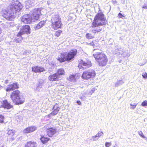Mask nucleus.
<instances>
[{"label": "nucleus", "instance_id": "f257e3e1", "mask_svg": "<svg viewBox=\"0 0 147 147\" xmlns=\"http://www.w3.org/2000/svg\"><path fill=\"white\" fill-rule=\"evenodd\" d=\"M23 6L20 3L11 4L8 8V10L3 9L1 12L2 16L8 20H12L16 17V11H19Z\"/></svg>", "mask_w": 147, "mask_h": 147}, {"label": "nucleus", "instance_id": "f03ea898", "mask_svg": "<svg viewBox=\"0 0 147 147\" xmlns=\"http://www.w3.org/2000/svg\"><path fill=\"white\" fill-rule=\"evenodd\" d=\"M10 98L13 102L17 105L22 104L25 101L24 96L20 94V92L16 90L12 92L10 95Z\"/></svg>", "mask_w": 147, "mask_h": 147}, {"label": "nucleus", "instance_id": "7ed1b4c3", "mask_svg": "<svg viewBox=\"0 0 147 147\" xmlns=\"http://www.w3.org/2000/svg\"><path fill=\"white\" fill-rule=\"evenodd\" d=\"M77 53V50L74 49L70 51L65 56L64 54H60L58 56L57 60L60 62H63L66 60L70 61L74 57Z\"/></svg>", "mask_w": 147, "mask_h": 147}, {"label": "nucleus", "instance_id": "20e7f679", "mask_svg": "<svg viewBox=\"0 0 147 147\" xmlns=\"http://www.w3.org/2000/svg\"><path fill=\"white\" fill-rule=\"evenodd\" d=\"M105 20L104 15L102 13H98L95 16L92 23V27H96L105 25Z\"/></svg>", "mask_w": 147, "mask_h": 147}, {"label": "nucleus", "instance_id": "39448f33", "mask_svg": "<svg viewBox=\"0 0 147 147\" xmlns=\"http://www.w3.org/2000/svg\"><path fill=\"white\" fill-rule=\"evenodd\" d=\"M51 21L52 23V27L54 30L61 27L62 24L59 15L57 14L53 15Z\"/></svg>", "mask_w": 147, "mask_h": 147}, {"label": "nucleus", "instance_id": "423d86ee", "mask_svg": "<svg viewBox=\"0 0 147 147\" xmlns=\"http://www.w3.org/2000/svg\"><path fill=\"white\" fill-rule=\"evenodd\" d=\"M96 74L94 70L93 69L88 70L83 72L82 76V78L84 80H88L94 77Z\"/></svg>", "mask_w": 147, "mask_h": 147}, {"label": "nucleus", "instance_id": "0eeeda50", "mask_svg": "<svg viewBox=\"0 0 147 147\" xmlns=\"http://www.w3.org/2000/svg\"><path fill=\"white\" fill-rule=\"evenodd\" d=\"M41 9L40 8L35 9L33 10L32 12L30 13V15L32 18L33 22L34 21V20H37L39 18L41 14Z\"/></svg>", "mask_w": 147, "mask_h": 147}, {"label": "nucleus", "instance_id": "6e6552de", "mask_svg": "<svg viewBox=\"0 0 147 147\" xmlns=\"http://www.w3.org/2000/svg\"><path fill=\"white\" fill-rule=\"evenodd\" d=\"M92 65L91 62L89 60L86 59L83 61L81 60L79 63L78 67L80 68L81 66L83 68L86 69L91 67Z\"/></svg>", "mask_w": 147, "mask_h": 147}, {"label": "nucleus", "instance_id": "1a4fd4ad", "mask_svg": "<svg viewBox=\"0 0 147 147\" xmlns=\"http://www.w3.org/2000/svg\"><path fill=\"white\" fill-rule=\"evenodd\" d=\"M30 28L28 25L23 26L22 28L21 29L19 32L18 33V36H20L22 34L26 33L27 34H29L30 33Z\"/></svg>", "mask_w": 147, "mask_h": 147}, {"label": "nucleus", "instance_id": "9d476101", "mask_svg": "<svg viewBox=\"0 0 147 147\" xmlns=\"http://www.w3.org/2000/svg\"><path fill=\"white\" fill-rule=\"evenodd\" d=\"M30 15V14L29 13L23 16L22 18L21 21L25 23L30 24L33 21Z\"/></svg>", "mask_w": 147, "mask_h": 147}, {"label": "nucleus", "instance_id": "9b49d317", "mask_svg": "<svg viewBox=\"0 0 147 147\" xmlns=\"http://www.w3.org/2000/svg\"><path fill=\"white\" fill-rule=\"evenodd\" d=\"M18 85L17 83H14L9 85L7 88L6 90L7 92L13 91L18 88Z\"/></svg>", "mask_w": 147, "mask_h": 147}, {"label": "nucleus", "instance_id": "f8f14e48", "mask_svg": "<svg viewBox=\"0 0 147 147\" xmlns=\"http://www.w3.org/2000/svg\"><path fill=\"white\" fill-rule=\"evenodd\" d=\"M36 127L33 126L27 127L23 131V133L25 134L29 133L32 132L36 130Z\"/></svg>", "mask_w": 147, "mask_h": 147}, {"label": "nucleus", "instance_id": "ddd939ff", "mask_svg": "<svg viewBox=\"0 0 147 147\" xmlns=\"http://www.w3.org/2000/svg\"><path fill=\"white\" fill-rule=\"evenodd\" d=\"M94 56L96 61H98L100 59H102L106 56L100 52H97L96 53L93 54Z\"/></svg>", "mask_w": 147, "mask_h": 147}, {"label": "nucleus", "instance_id": "4468645a", "mask_svg": "<svg viewBox=\"0 0 147 147\" xmlns=\"http://www.w3.org/2000/svg\"><path fill=\"white\" fill-rule=\"evenodd\" d=\"M32 71L36 73H40L45 71L44 67L38 66L32 67Z\"/></svg>", "mask_w": 147, "mask_h": 147}, {"label": "nucleus", "instance_id": "2eb2a0df", "mask_svg": "<svg viewBox=\"0 0 147 147\" xmlns=\"http://www.w3.org/2000/svg\"><path fill=\"white\" fill-rule=\"evenodd\" d=\"M56 132V129L53 128H50L47 130V134L50 137H52Z\"/></svg>", "mask_w": 147, "mask_h": 147}, {"label": "nucleus", "instance_id": "dca6fc26", "mask_svg": "<svg viewBox=\"0 0 147 147\" xmlns=\"http://www.w3.org/2000/svg\"><path fill=\"white\" fill-rule=\"evenodd\" d=\"M59 76L56 73L50 75L48 78L49 80L51 81L59 80Z\"/></svg>", "mask_w": 147, "mask_h": 147}, {"label": "nucleus", "instance_id": "f3484780", "mask_svg": "<svg viewBox=\"0 0 147 147\" xmlns=\"http://www.w3.org/2000/svg\"><path fill=\"white\" fill-rule=\"evenodd\" d=\"M107 61V57L105 56V57H104L102 59L99 60L98 62L100 66H105L106 65Z\"/></svg>", "mask_w": 147, "mask_h": 147}, {"label": "nucleus", "instance_id": "a211bd4d", "mask_svg": "<svg viewBox=\"0 0 147 147\" xmlns=\"http://www.w3.org/2000/svg\"><path fill=\"white\" fill-rule=\"evenodd\" d=\"M46 23V21H42L40 22L38 24L36 25L34 28L35 30H37L40 28L44 26Z\"/></svg>", "mask_w": 147, "mask_h": 147}, {"label": "nucleus", "instance_id": "6ab92c4d", "mask_svg": "<svg viewBox=\"0 0 147 147\" xmlns=\"http://www.w3.org/2000/svg\"><path fill=\"white\" fill-rule=\"evenodd\" d=\"M2 106L4 108H7V109H10L12 107V105H11L7 100H5L3 101Z\"/></svg>", "mask_w": 147, "mask_h": 147}, {"label": "nucleus", "instance_id": "aec40b11", "mask_svg": "<svg viewBox=\"0 0 147 147\" xmlns=\"http://www.w3.org/2000/svg\"><path fill=\"white\" fill-rule=\"evenodd\" d=\"M59 108L57 106V104H56L53 106V111L51 112L50 115H56L58 113V112L59 111Z\"/></svg>", "mask_w": 147, "mask_h": 147}, {"label": "nucleus", "instance_id": "412c9836", "mask_svg": "<svg viewBox=\"0 0 147 147\" xmlns=\"http://www.w3.org/2000/svg\"><path fill=\"white\" fill-rule=\"evenodd\" d=\"M36 143L35 142H28L25 145V147H36Z\"/></svg>", "mask_w": 147, "mask_h": 147}, {"label": "nucleus", "instance_id": "4be33fe9", "mask_svg": "<svg viewBox=\"0 0 147 147\" xmlns=\"http://www.w3.org/2000/svg\"><path fill=\"white\" fill-rule=\"evenodd\" d=\"M123 49L121 48H118L116 49L115 51L113 52V53L114 54H117L121 55L123 53Z\"/></svg>", "mask_w": 147, "mask_h": 147}, {"label": "nucleus", "instance_id": "5701e85b", "mask_svg": "<svg viewBox=\"0 0 147 147\" xmlns=\"http://www.w3.org/2000/svg\"><path fill=\"white\" fill-rule=\"evenodd\" d=\"M49 139H50L49 138L45 137L44 136L40 138L41 141L43 144L46 143L49 140Z\"/></svg>", "mask_w": 147, "mask_h": 147}, {"label": "nucleus", "instance_id": "b1692460", "mask_svg": "<svg viewBox=\"0 0 147 147\" xmlns=\"http://www.w3.org/2000/svg\"><path fill=\"white\" fill-rule=\"evenodd\" d=\"M65 71L64 69H60L58 70L57 71L56 73L59 76V78L60 77V75H62L64 74Z\"/></svg>", "mask_w": 147, "mask_h": 147}, {"label": "nucleus", "instance_id": "393cba45", "mask_svg": "<svg viewBox=\"0 0 147 147\" xmlns=\"http://www.w3.org/2000/svg\"><path fill=\"white\" fill-rule=\"evenodd\" d=\"M124 83V82L122 80L118 81L115 83V86L117 87L119 86L122 84Z\"/></svg>", "mask_w": 147, "mask_h": 147}, {"label": "nucleus", "instance_id": "a878e982", "mask_svg": "<svg viewBox=\"0 0 147 147\" xmlns=\"http://www.w3.org/2000/svg\"><path fill=\"white\" fill-rule=\"evenodd\" d=\"M44 84V81L42 79L40 80L38 82V84L41 88H42Z\"/></svg>", "mask_w": 147, "mask_h": 147}, {"label": "nucleus", "instance_id": "bb28decb", "mask_svg": "<svg viewBox=\"0 0 147 147\" xmlns=\"http://www.w3.org/2000/svg\"><path fill=\"white\" fill-rule=\"evenodd\" d=\"M76 80L75 76L74 75H71L69 77V81L72 82H75Z\"/></svg>", "mask_w": 147, "mask_h": 147}, {"label": "nucleus", "instance_id": "cd10ccee", "mask_svg": "<svg viewBox=\"0 0 147 147\" xmlns=\"http://www.w3.org/2000/svg\"><path fill=\"white\" fill-rule=\"evenodd\" d=\"M14 131L13 130H9L8 131L7 134L10 137L13 136L14 134Z\"/></svg>", "mask_w": 147, "mask_h": 147}, {"label": "nucleus", "instance_id": "c85d7f7f", "mask_svg": "<svg viewBox=\"0 0 147 147\" xmlns=\"http://www.w3.org/2000/svg\"><path fill=\"white\" fill-rule=\"evenodd\" d=\"M138 134L142 138L144 139L145 140H147V138L145 137L143 134V133L141 131L138 132Z\"/></svg>", "mask_w": 147, "mask_h": 147}, {"label": "nucleus", "instance_id": "c756f323", "mask_svg": "<svg viewBox=\"0 0 147 147\" xmlns=\"http://www.w3.org/2000/svg\"><path fill=\"white\" fill-rule=\"evenodd\" d=\"M121 55L123 57H125L126 56H129V55H128V53L127 51H126L123 49V53L121 54Z\"/></svg>", "mask_w": 147, "mask_h": 147}, {"label": "nucleus", "instance_id": "7c9ffc66", "mask_svg": "<svg viewBox=\"0 0 147 147\" xmlns=\"http://www.w3.org/2000/svg\"><path fill=\"white\" fill-rule=\"evenodd\" d=\"M138 104V103H135L133 104H130V105L131 107L130 108L132 109H134L136 108Z\"/></svg>", "mask_w": 147, "mask_h": 147}, {"label": "nucleus", "instance_id": "2f4dec72", "mask_svg": "<svg viewBox=\"0 0 147 147\" xmlns=\"http://www.w3.org/2000/svg\"><path fill=\"white\" fill-rule=\"evenodd\" d=\"M98 139V138L97 137V136L95 135L92 136L90 139V140L91 141H94L97 140Z\"/></svg>", "mask_w": 147, "mask_h": 147}, {"label": "nucleus", "instance_id": "473e14b6", "mask_svg": "<svg viewBox=\"0 0 147 147\" xmlns=\"http://www.w3.org/2000/svg\"><path fill=\"white\" fill-rule=\"evenodd\" d=\"M86 38L88 39H90L93 38V37L92 36L91 34L89 33H87L86 35Z\"/></svg>", "mask_w": 147, "mask_h": 147}, {"label": "nucleus", "instance_id": "72a5a7b5", "mask_svg": "<svg viewBox=\"0 0 147 147\" xmlns=\"http://www.w3.org/2000/svg\"><path fill=\"white\" fill-rule=\"evenodd\" d=\"M40 88L41 87H40V86L38 84L34 87V90L37 91H39Z\"/></svg>", "mask_w": 147, "mask_h": 147}, {"label": "nucleus", "instance_id": "f704fd0d", "mask_svg": "<svg viewBox=\"0 0 147 147\" xmlns=\"http://www.w3.org/2000/svg\"><path fill=\"white\" fill-rule=\"evenodd\" d=\"M103 134L102 131H100L96 135L99 138L103 135Z\"/></svg>", "mask_w": 147, "mask_h": 147}, {"label": "nucleus", "instance_id": "c9c22d12", "mask_svg": "<svg viewBox=\"0 0 147 147\" xmlns=\"http://www.w3.org/2000/svg\"><path fill=\"white\" fill-rule=\"evenodd\" d=\"M61 32L62 31L61 30H59L56 32L55 33V35L57 37H59L60 35V34Z\"/></svg>", "mask_w": 147, "mask_h": 147}, {"label": "nucleus", "instance_id": "e433bc0d", "mask_svg": "<svg viewBox=\"0 0 147 147\" xmlns=\"http://www.w3.org/2000/svg\"><path fill=\"white\" fill-rule=\"evenodd\" d=\"M4 119V116L2 115H0V123H3Z\"/></svg>", "mask_w": 147, "mask_h": 147}, {"label": "nucleus", "instance_id": "4c0bfd02", "mask_svg": "<svg viewBox=\"0 0 147 147\" xmlns=\"http://www.w3.org/2000/svg\"><path fill=\"white\" fill-rule=\"evenodd\" d=\"M18 37L19 36L20 37L19 38H17L16 39H15V41L17 42H19L22 39V38L21 36H18Z\"/></svg>", "mask_w": 147, "mask_h": 147}, {"label": "nucleus", "instance_id": "58836bf2", "mask_svg": "<svg viewBox=\"0 0 147 147\" xmlns=\"http://www.w3.org/2000/svg\"><path fill=\"white\" fill-rule=\"evenodd\" d=\"M141 105L143 107L147 106V100H145L142 102L141 104Z\"/></svg>", "mask_w": 147, "mask_h": 147}, {"label": "nucleus", "instance_id": "ea45409f", "mask_svg": "<svg viewBox=\"0 0 147 147\" xmlns=\"http://www.w3.org/2000/svg\"><path fill=\"white\" fill-rule=\"evenodd\" d=\"M111 145V143L109 142H106L105 144V146L106 147H109Z\"/></svg>", "mask_w": 147, "mask_h": 147}, {"label": "nucleus", "instance_id": "a19ab883", "mask_svg": "<svg viewBox=\"0 0 147 147\" xmlns=\"http://www.w3.org/2000/svg\"><path fill=\"white\" fill-rule=\"evenodd\" d=\"M90 45H92L93 47L96 46L97 45V43H94V41H92V42H90L89 44Z\"/></svg>", "mask_w": 147, "mask_h": 147}, {"label": "nucleus", "instance_id": "79ce46f5", "mask_svg": "<svg viewBox=\"0 0 147 147\" xmlns=\"http://www.w3.org/2000/svg\"><path fill=\"white\" fill-rule=\"evenodd\" d=\"M142 76L144 78H147V73L146 72L143 73L142 74Z\"/></svg>", "mask_w": 147, "mask_h": 147}, {"label": "nucleus", "instance_id": "37998d69", "mask_svg": "<svg viewBox=\"0 0 147 147\" xmlns=\"http://www.w3.org/2000/svg\"><path fill=\"white\" fill-rule=\"evenodd\" d=\"M118 15L119 17L120 18H123V17H125V16L124 15H123L122 13H119Z\"/></svg>", "mask_w": 147, "mask_h": 147}, {"label": "nucleus", "instance_id": "c03bdc74", "mask_svg": "<svg viewBox=\"0 0 147 147\" xmlns=\"http://www.w3.org/2000/svg\"><path fill=\"white\" fill-rule=\"evenodd\" d=\"M102 30V28H98L97 29H95V30H96V32H98Z\"/></svg>", "mask_w": 147, "mask_h": 147}, {"label": "nucleus", "instance_id": "a18cd8bd", "mask_svg": "<svg viewBox=\"0 0 147 147\" xmlns=\"http://www.w3.org/2000/svg\"><path fill=\"white\" fill-rule=\"evenodd\" d=\"M142 8L145 9H147V5L144 4Z\"/></svg>", "mask_w": 147, "mask_h": 147}, {"label": "nucleus", "instance_id": "49530a36", "mask_svg": "<svg viewBox=\"0 0 147 147\" xmlns=\"http://www.w3.org/2000/svg\"><path fill=\"white\" fill-rule=\"evenodd\" d=\"M95 90L94 88H92L90 92L91 93H93L94 91Z\"/></svg>", "mask_w": 147, "mask_h": 147}, {"label": "nucleus", "instance_id": "de8ad7c7", "mask_svg": "<svg viewBox=\"0 0 147 147\" xmlns=\"http://www.w3.org/2000/svg\"><path fill=\"white\" fill-rule=\"evenodd\" d=\"M112 2L113 4H115L117 3V1L116 0H112Z\"/></svg>", "mask_w": 147, "mask_h": 147}, {"label": "nucleus", "instance_id": "09e8293b", "mask_svg": "<svg viewBox=\"0 0 147 147\" xmlns=\"http://www.w3.org/2000/svg\"><path fill=\"white\" fill-rule=\"evenodd\" d=\"M92 33H94V34H95L96 32H97L95 29H94V30H92Z\"/></svg>", "mask_w": 147, "mask_h": 147}, {"label": "nucleus", "instance_id": "8fccbe9b", "mask_svg": "<svg viewBox=\"0 0 147 147\" xmlns=\"http://www.w3.org/2000/svg\"><path fill=\"white\" fill-rule=\"evenodd\" d=\"M77 103L79 105H80L81 102L80 101L78 100L77 101Z\"/></svg>", "mask_w": 147, "mask_h": 147}, {"label": "nucleus", "instance_id": "3c124183", "mask_svg": "<svg viewBox=\"0 0 147 147\" xmlns=\"http://www.w3.org/2000/svg\"><path fill=\"white\" fill-rule=\"evenodd\" d=\"M3 86H1L0 85V90H1V89H2V88H3Z\"/></svg>", "mask_w": 147, "mask_h": 147}, {"label": "nucleus", "instance_id": "603ef678", "mask_svg": "<svg viewBox=\"0 0 147 147\" xmlns=\"http://www.w3.org/2000/svg\"><path fill=\"white\" fill-rule=\"evenodd\" d=\"M8 82V80H5V83H7V82Z\"/></svg>", "mask_w": 147, "mask_h": 147}, {"label": "nucleus", "instance_id": "864d4df0", "mask_svg": "<svg viewBox=\"0 0 147 147\" xmlns=\"http://www.w3.org/2000/svg\"><path fill=\"white\" fill-rule=\"evenodd\" d=\"M96 50H97V49H94V51H96ZM97 51H98L99 50H98Z\"/></svg>", "mask_w": 147, "mask_h": 147}, {"label": "nucleus", "instance_id": "5fc2aeb1", "mask_svg": "<svg viewBox=\"0 0 147 147\" xmlns=\"http://www.w3.org/2000/svg\"><path fill=\"white\" fill-rule=\"evenodd\" d=\"M1 147H5L4 145L2 146Z\"/></svg>", "mask_w": 147, "mask_h": 147}]
</instances>
